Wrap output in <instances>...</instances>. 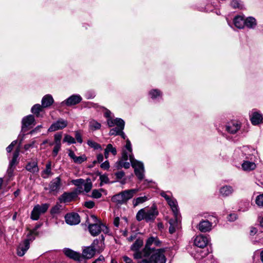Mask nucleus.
I'll return each mask as SVG.
<instances>
[{"label":"nucleus","instance_id":"nucleus-1","mask_svg":"<svg viewBox=\"0 0 263 263\" xmlns=\"http://www.w3.org/2000/svg\"><path fill=\"white\" fill-rule=\"evenodd\" d=\"M138 189H133L123 191L115 195L111 198L113 202L118 205L126 204L138 192Z\"/></svg>","mask_w":263,"mask_h":263},{"label":"nucleus","instance_id":"nucleus-2","mask_svg":"<svg viewBox=\"0 0 263 263\" xmlns=\"http://www.w3.org/2000/svg\"><path fill=\"white\" fill-rule=\"evenodd\" d=\"M91 217L95 220V223L89 224L88 229L91 236H97L100 234L101 232L105 234L109 232V229L105 224H104L95 215H91Z\"/></svg>","mask_w":263,"mask_h":263},{"label":"nucleus","instance_id":"nucleus-3","mask_svg":"<svg viewBox=\"0 0 263 263\" xmlns=\"http://www.w3.org/2000/svg\"><path fill=\"white\" fill-rule=\"evenodd\" d=\"M154 237L148 238L146 241L144 248L141 252H136L134 254V258L139 259L142 257H148L155 250V247H152V246L154 245Z\"/></svg>","mask_w":263,"mask_h":263},{"label":"nucleus","instance_id":"nucleus-4","mask_svg":"<svg viewBox=\"0 0 263 263\" xmlns=\"http://www.w3.org/2000/svg\"><path fill=\"white\" fill-rule=\"evenodd\" d=\"M107 123L109 127H113L115 125L117 126L116 127L113 128L109 131V134L110 135H119L120 134V131L121 128V124L125 125V122L121 118H117L116 119H113L111 116H107Z\"/></svg>","mask_w":263,"mask_h":263},{"label":"nucleus","instance_id":"nucleus-5","mask_svg":"<svg viewBox=\"0 0 263 263\" xmlns=\"http://www.w3.org/2000/svg\"><path fill=\"white\" fill-rule=\"evenodd\" d=\"M129 160L132 167L134 168L135 174L139 180L144 178V165L142 162L136 160L133 155H129Z\"/></svg>","mask_w":263,"mask_h":263},{"label":"nucleus","instance_id":"nucleus-6","mask_svg":"<svg viewBox=\"0 0 263 263\" xmlns=\"http://www.w3.org/2000/svg\"><path fill=\"white\" fill-rule=\"evenodd\" d=\"M34 239V236H32L31 233L27 235V238L18 245L17 249V255L23 256L29 248L30 241H33Z\"/></svg>","mask_w":263,"mask_h":263},{"label":"nucleus","instance_id":"nucleus-7","mask_svg":"<svg viewBox=\"0 0 263 263\" xmlns=\"http://www.w3.org/2000/svg\"><path fill=\"white\" fill-rule=\"evenodd\" d=\"M49 207V204L44 203L41 205L37 204L35 205L31 212V218L34 220H37L39 219L40 216L42 214L45 213Z\"/></svg>","mask_w":263,"mask_h":263},{"label":"nucleus","instance_id":"nucleus-8","mask_svg":"<svg viewBox=\"0 0 263 263\" xmlns=\"http://www.w3.org/2000/svg\"><path fill=\"white\" fill-rule=\"evenodd\" d=\"M35 124L34 116H25L22 120V131L25 133L32 128Z\"/></svg>","mask_w":263,"mask_h":263},{"label":"nucleus","instance_id":"nucleus-9","mask_svg":"<svg viewBox=\"0 0 263 263\" xmlns=\"http://www.w3.org/2000/svg\"><path fill=\"white\" fill-rule=\"evenodd\" d=\"M82 191L80 190H76L73 192H64L60 197L59 200L61 202H69L71 201L73 199L76 198L79 193H81Z\"/></svg>","mask_w":263,"mask_h":263},{"label":"nucleus","instance_id":"nucleus-10","mask_svg":"<svg viewBox=\"0 0 263 263\" xmlns=\"http://www.w3.org/2000/svg\"><path fill=\"white\" fill-rule=\"evenodd\" d=\"M164 249H160L151 256V259L154 263H165L166 258L164 254Z\"/></svg>","mask_w":263,"mask_h":263},{"label":"nucleus","instance_id":"nucleus-11","mask_svg":"<svg viewBox=\"0 0 263 263\" xmlns=\"http://www.w3.org/2000/svg\"><path fill=\"white\" fill-rule=\"evenodd\" d=\"M82 100L79 95H73L61 103V106H72L79 103Z\"/></svg>","mask_w":263,"mask_h":263},{"label":"nucleus","instance_id":"nucleus-12","mask_svg":"<svg viewBox=\"0 0 263 263\" xmlns=\"http://www.w3.org/2000/svg\"><path fill=\"white\" fill-rule=\"evenodd\" d=\"M125 150H123L122 153V160L116 163V167L118 169L122 167L125 168H128L130 167V164L129 162H126L128 159H129V155Z\"/></svg>","mask_w":263,"mask_h":263},{"label":"nucleus","instance_id":"nucleus-13","mask_svg":"<svg viewBox=\"0 0 263 263\" xmlns=\"http://www.w3.org/2000/svg\"><path fill=\"white\" fill-rule=\"evenodd\" d=\"M157 208L155 204H153L149 209H145V220L149 222L154 220L158 215Z\"/></svg>","mask_w":263,"mask_h":263},{"label":"nucleus","instance_id":"nucleus-14","mask_svg":"<svg viewBox=\"0 0 263 263\" xmlns=\"http://www.w3.org/2000/svg\"><path fill=\"white\" fill-rule=\"evenodd\" d=\"M66 222L69 225H76L80 222V217L78 213L67 214L65 216Z\"/></svg>","mask_w":263,"mask_h":263},{"label":"nucleus","instance_id":"nucleus-15","mask_svg":"<svg viewBox=\"0 0 263 263\" xmlns=\"http://www.w3.org/2000/svg\"><path fill=\"white\" fill-rule=\"evenodd\" d=\"M68 122L66 120L60 119L53 123L48 129L49 132H54L59 129H63L67 126Z\"/></svg>","mask_w":263,"mask_h":263},{"label":"nucleus","instance_id":"nucleus-16","mask_svg":"<svg viewBox=\"0 0 263 263\" xmlns=\"http://www.w3.org/2000/svg\"><path fill=\"white\" fill-rule=\"evenodd\" d=\"M209 238L203 235H199L194 239V245L200 248H203L207 246Z\"/></svg>","mask_w":263,"mask_h":263},{"label":"nucleus","instance_id":"nucleus-17","mask_svg":"<svg viewBox=\"0 0 263 263\" xmlns=\"http://www.w3.org/2000/svg\"><path fill=\"white\" fill-rule=\"evenodd\" d=\"M212 223L208 220H202L198 224L197 228L201 232H208L212 230Z\"/></svg>","mask_w":263,"mask_h":263},{"label":"nucleus","instance_id":"nucleus-18","mask_svg":"<svg viewBox=\"0 0 263 263\" xmlns=\"http://www.w3.org/2000/svg\"><path fill=\"white\" fill-rule=\"evenodd\" d=\"M175 218L174 219H171L169 220V232L171 234H173L175 232L176 229L179 228L180 220L178 217V215H177L176 216H174Z\"/></svg>","mask_w":263,"mask_h":263},{"label":"nucleus","instance_id":"nucleus-19","mask_svg":"<svg viewBox=\"0 0 263 263\" xmlns=\"http://www.w3.org/2000/svg\"><path fill=\"white\" fill-rule=\"evenodd\" d=\"M65 255L69 258L77 261H80L82 258L80 253L69 248H65L63 250Z\"/></svg>","mask_w":263,"mask_h":263},{"label":"nucleus","instance_id":"nucleus-20","mask_svg":"<svg viewBox=\"0 0 263 263\" xmlns=\"http://www.w3.org/2000/svg\"><path fill=\"white\" fill-rule=\"evenodd\" d=\"M68 156L73 160L74 163L77 164H81L87 160V157L85 155L77 156L72 150H69Z\"/></svg>","mask_w":263,"mask_h":263},{"label":"nucleus","instance_id":"nucleus-21","mask_svg":"<svg viewBox=\"0 0 263 263\" xmlns=\"http://www.w3.org/2000/svg\"><path fill=\"white\" fill-rule=\"evenodd\" d=\"M240 128V124L237 121L229 122L226 126V130L230 134L236 133Z\"/></svg>","mask_w":263,"mask_h":263},{"label":"nucleus","instance_id":"nucleus-22","mask_svg":"<svg viewBox=\"0 0 263 263\" xmlns=\"http://www.w3.org/2000/svg\"><path fill=\"white\" fill-rule=\"evenodd\" d=\"M96 252V248H93L91 245L85 247L82 252L83 257L85 259H90L95 255Z\"/></svg>","mask_w":263,"mask_h":263},{"label":"nucleus","instance_id":"nucleus-23","mask_svg":"<svg viewBox=\"0 0 263 263\" xmlns=\"http://www.w3.org/2000/svg\"><path fill=\"white\" fill-rule=\"evenodd\" d=\"M61 185V180L60 177L53 179L49 183V187L50 192L58 191Z\"/></svg>","mask_w":263,"mask_h":263},{"label":"nucleus","instance_id":"nucleus-24","mask_svg":"<svg viewBox=\"0 0 263 263\" xmlns=\"http://www.w3.org/2000/svg\"><path fill=\"white\" fill-rule=\"evenodd\" d=\"M233 23L236 27L242 29L245 27V18L243 16H236L233 20Z\"/></svg>","mask_w":263,"mask_h":263},{"label":"nucleus","instance_id":"nucleus-25","mask_svg":"<svg viewBox=\"0 0 263 263\" xmlns=\"http://www.w3.org/2000/svg\"><path fill=\"white\" fill-rule=\"evenodd\" d=\"M54 102V100L50 95H46L44 96L41 101L42 105L45 108L50 106Z\"/></svg>","mask_w":263,"mask_h":263},{"label":"nucleus","instance_id":"nucleus-26","mask_svg":"<svg viewBox=\"0 0 263 263\" xmlns=\"http://www.w3.org/2000/svg\"><path fill=\"white\" fill-rule=\"evenodd\" d=\"M19 155H20V148L18 147L13 153L12 158L10 161L9 165H10L11 166L15 167V166L19 162V159H18Z\"/></svg>","mask_w":263,"mask_h":263},{"label":"nucleus","instance_id":"nucleus-27","mask_svg":"<svg viewBox=\"0 0 263 263\" xmlns=\"http://www.w3.org/2000/svg\"><path fill=\"white\" fill-rule=\"evenodd\" d=\"M242 169L245 171H251L255 169L256 165L254 162L244 161L241 164Z\"/></svg>","mask_w":263,"mask_h":263},{"label":"nucleus","instance_id":"nucleus-28","mask_svg":"<svg viewBox=\"0 0 263 263\" xmlns=\"http://www.w3.org/2000/svg\"><path fill=\"white\" fill-rule=\"evenodd\" d=\"M257 25V22L255 18L252 16H249L245 18V26L250 29H254Z\"/></svg>","mask_w":263,"mask_h":263},{"label":"nucleus","instance_id":"nucleus-29","mask_svg":"<svg viewBox=\"0 0 263 263\" xmlns=\"http://www.w3.org/2000/svg\"><path fill=\"white\" fill-rule=\"evenodd\" d=\"M26 169L32 173H37L39 171L37 163L35 162H30L27 163L26 166Z\"/></svg>","mask_w":263,"mask_h":263},{"label":"nucleus","instance_id":"nucleus-30","mask_svg":"<svg viewBox=\"0 0 263 263\" xmlns=\"http://www.w3.org/2000/svg\"><path fill=\"white\" fill-rule=\"evenodd\" d=\"M233 189L232 186L230 185H225L220 189V194L224 196L227 197L232 194Z\"/></svg>","mask_w":263,"mask_h":263},{"label":"nucleus","instance_id":"nucleus-31","mask_svg":"<svg viewBox=\"0 0 263 263\" xmlns=\"http://www.w3.org/2000/svg\"><path fill=\"white\" fill-rule=\"evenodd\" d=\"M167 202L171 208L174 216H176L177 215H178V209L177 201L175 199H173L171 198Z\"/></svg>","mask_w":263,"mask_h":263},{"label":"nucleus","instance_id":"nucleus-32","mask_svg":"<svg viewBox=\"0 0 263 263\" xmlns=\"http://www.w3.org/2000/svg\"><path fill=\"white\" fill-rule=\"evenodd\" d=\"M148 200V198L146 196L139 197L136 198H134L133 201V205L134 208L142 204Z\"/></svg>","mask_w":263,"mask_h":263},{"label":"nucleus","instance_id":"nucleus-33","mask_svg":"<svg viewBox=\"0 0 263 263\" xmlns=\"http://www.w3.org/2000/svg\"><path fill=\"white\" fill-rule=\"evenodd\" d=\"M51 175V162H48L46 164L45 169L42 173V177L43 178H47L49 176Z\"/></svg>","mask_w":263,"mask_h":263},{"label":"nucleus","instance_id":"nucleus-34","mask_svg":"<svg viewBox=\"0 0 263 263\" xmlns=\"http://www.w3.org/2000/svg\"><path fill=\"white\" fill-rule=\"evenodd\" d=\"M143 245V241L141 239H138L132 245L130 249L132 251H134L136 252H139V250L140 247Z\"/></svg>","mask_w":263,"mask_h":263},{"label":"nucleus","instance_id":"nucleus-35","mask_svg":"<svg viewBox=\"0 0 263 263\" xmlns=\"http://www.w3.org/2000/svg\"><path fill=\"white\" fill-rule=\"evenodd\" d=\"M43 106L39 104H36L34 105L31 108V112L34 115H38L40 112H42L44 110Z\"/></svg>","mask_w":263,"mask_h":263},{"label":"nucleus","instance_id":"nucleus-36","mask_svg":"<svg viewBox=\"0 0 263 263\" xmlns=\"http://www.w3.org/2000/svg\"><path fill=\"white\" fill-rule=\"evenodd\" d=\"M136 219L138 221H140L142 220H145V209H141L136 214Z\"/></svg>","mask_w":263,"mask_h":263},{"label":"nucleus","instance_id":"nucleus-37","mask_svg":"<svg viewBox=\"0 0 263 263\" xmlns=\"http://www.w3.org/2000/svg\"><path fill=\"white\" fill-rule=\"evenodd\" d=\"M262 116H251L250 120L254 125H256L262 122Z\"/></svg>","mask_w":263,"mask_h":263},{"label":"nucleus","instance_id":"nucleus-38","mask_svg":"<svg viewBox=\"0 0 263 263\" xmlns=\"http://www.w3.org/2000/svg\"><path fill=\"white\" fill-rule=\"evenodd\" d=\"M62 210V205L60 204H56L50 210V213L51 215H55L59 214L61 212Z\"/></svg>","mask_w":263,"mask_h":263},{"label":"nucleus","instance_id":"nucleus-39","mask_svg":"<svg viewBox=\"0 0 263 263\" xmlns=\"http://www.w3.org/2000/svg\"><path fill=\"white\" fill-rule=\"evenodd\" d=\"M161 92L158 89H153L149 92V95L153 99L161 96Z\"/></svg>","mask_w":263,"mask_h":263},{"label":"nucleus","instance_id":"nucleus-40","mask_svg":"<svg viewBox=\"0 0 263 263\" xmlns=\"http://www.w3.org/2000/svg\"><path fill=\"white\" fill-rule=\"evenodd\" d=\"M71 182L74 185L79 187V190H80L81 191V190L82 189V187L81 186H80V187H79V186L84 184V180L83 179H81V178L77 179H75V180H72L71 181Z\"/></svg>","mask_w":263,"mask_h":263},{"label":"nucleus","instance_id":"nucleus-41","mask_svg":"<svg viewBox=\"0 0 263 263\" xmlns=\"http://www.w3.org/2000/svg\"><path fill=\"white\" fill-rule=\"evenodd\" d=\"M105 149L109 153H111L114 156L117 155L116 148L113 147L111 144H108Z\"/></svg>","mask_w":263,"mask_h":263},{"label":"nucleus","instance_id":"nucleus-42","mask_svg":"<svg viewBox=\"0 0 263 263\" xmlns=\"http://www.w3.org/2000/svg\"><path fill=\"white\" fill-rule=\"evenodd\" d=\"M64 142H67L68 144H73L76 143V140L74 138L71 137L70 135H66L65 136L64 139H63Z\"/></svg>","mask_w":263,"mask_h":263},{"label":"nucleus","instance_id":"nucleus-43","mask_svg":"<svg viewBox=\"0 0 263 263\" xmlns=\"http://www.w3.org/2000/svg\"><path fill=\"white\" fill-rule=\"evenodd\" d=\"M87 144L91 147L95 149H101V145L97 143V142L92 141V140H88Z\"/></svg>","mask_w":263,"mask_h":263},{"label":"nucleus","instance_id":"nucleus-44","mask_svg":"<svg viewBox=\"0 0 263 263\" xmlns=\"http://www.w3.org/2000/svg\"><path fill=\"white\" fill-rule=\"evenodd\" d=\"M83 185L84 186V191L86 193H88L91 190L92 184L89 179L87 180V182L86 183L84 182Z\"/></svg>","mask_w":263,"mask_h":263},{"label":"nucleus","instance_id":"nucleus-45","mask_svg":"<svg viewBox=\"0 0 263 263\" xmlns=\"http://www.w3.org/2000/svg\"><path fill=\"white\" fill-rule=\"evenodd\" d=\"M255 202L259 206H263V193L256 197Z\"/></svg>","mask_w":263,"mask_h":263},{"label":"nucleus","instance_id":"nucleus-46","mask_svg":"<svg viewBox=\"0 0 263 263\" xmlns=\"http://www.w3.org/2000/svg\"><path fill=\"white\" fill-rule=\"evenodd\" d=\"M101 125V124L96 121H92L90 122V127L93 130H97L100 128Z\"/></svg>","mask_w":263,"mask_h":263},{"label":"nucleus","instance_id":"nucleus-47","mask_svg":"<svg viewBox=\"0 0 263 263\" xmlns=\"http://www.w3.org/2000/svg\"><path fill=\"white\" fill-rule=\"evenodd\" d=\"M91 246H92L93 248H96V250L97 249L98 251H102L103 249H99V246H101L100 245V241L99 239H95L92 243L91 244Z\"/></svg>","mask_w":263,"mask_h":263},{"label":"nucleus","instance_id":"nucleus-48","mask_svg":"<svg viewBox=\"0 0 263 263\" xmlns=\"http://www.w3.org/2000/svg\"><path fill=\"white\" fill-rule=\"evenodd\" d=\"M100 180L101 181V184L102 183H109V179L107 175L104 174L100 176Z\"/></svg>","mask_w":263,"mask_h":263},{"label":"nucleus","instance_id":"nucleus-49","mask_svg":"<svg viewBox=\"0 0 263 263\" xmlns=\"http://www.w3.org/2000/svg\"><path fill=\"white\" fill-rule=\"evenodd\" d=\"M102 196V194L97 190H93L91 193V197L93 198H100Z\"/></svg>","mask_w":263,"mask_h":263},{"label":"nucleus","instance_id":"nucleus-50","mask_svg":"<svg viewBox=\"0 0 263 263\" xmlns=\"http://www.w3.org/2000/svg\"><path fill=\"white\" fill-rule=\"evenodd\" d=\"M17 140L13 141L11 144L6 148V151L8 153H10L13 149L14 146L16 144Z\"/></svg>","mask_w":263,"mask_h":263},{"label":"nucleus","instance_id":"nucleus-51","mask_svg":"<svg viewBox=\"0 0 263 263\" xmlns=\"http://www.w3.org/2000/svg\"><path fill=\"white\" fill-rule=\"evenodd\" d=\"M15 167L11 166L10 165H8V167L7 171V173L8 176L9 178L12 177L13 175V172Z\"/></svg>","mask_w":263,"mask_h":263},{"label":"nucleus","instance_id":"nucleus-52","mask_svg":"<svg viewBox=\"0 0 263 263\" xmlns=\"http://www.w3.org/2000/svg\"><path fill=\"white\" fill-rule=\"evenodd\" d=\"M61 144H55V146H54L53 151H52L53 156L54 157L57 156V155H58V152H59V151L61 149Z\"/></svg>","mask_w":263,"mask_h":263},{"label":"nucleus","instance_id":"nucleus-53","mask_svg":"<svg viewBox=\"0 0 263 263\" xmlns=\"http://www.w3.org/2000/svg\"><path fill=\"white\" fill-rule=\"evenodd\" d=\"M62 138V135L60 134H56L54 135V139L55 144H61V140Z\"/></svg>","mask_w":263,"mask_h":263},{"label":"nucleus","instance_id":"nucleus-54","mask_svg":"<svg viewBox=\"0 0 263 263\" xmlns=\"http://www.w3.org/2000/svg\"><path fill=\"white\" fill-rule=\"evenodd\" d=\"M126 149L130 153V154H132V147L130 141L128 139H127L126 141V145L125 146Z\"/></svg>","mask_w":263,"mask_h":263},{"label":"nucleus","instance_id":"nucleus-55","mask_svg":"<svg viewBox=\"0 0 263 263\" xmlns=\"http://www.w3.org/2000/svg\"><path fill=\"white\" fill-rule=\"evenodd\" d=\"M84 205L87 208L92 209L95 206V202L91 200L85 201L84 203Z\"/></svg>","mask_w":263,"mask_h":263},{"label":"nucleus","instance_id":"nucleus-56","mask_svg":"<svg viewBox=\"0 0 263 263\" xmlns=\"http://www.w3.org/2000/svg\"><path fill=\"white\" fill-rule=\"evenodd\" d=\"M75 138L79 143H82L83 142L82 135L79 131H76L75 132Z\"/></svg>","mask_w":263,"mask_h":263},{"label":"nucleus","instance_id":"nucleus-57","mask_svg":"<svg viewBox=\"0 0 263 263\" xmlns=\"http://www.w3.org/2000/svg\"><path fill=\"white\" fill-rule=\"evenodd\" d=\"M99 109L100 111V113L103 114L104 115H110V114H111L110 111L105 107H100Z\"/></svg>","mask_w":263,"mask_h":263},{"label":"nucleus","instance_id":"nucleus-58","mask_svg":"<svg viewBox=\"0 0 263 263\" xmlns=\"http://www.w3.org/2000/svg\"><path fill=\"white\" fill-rule=\"evenodd\" d=\"M231 6L233 8H238L240 7V4L237 0H233L231 2Z\"/></svg>","mask_w":263,"mask_h":263},{"label":"nucleus","instance_id":"nucleus-59","mask_svg":"<svg viewBox=\"0 0 263 263\" xmlns=\"http://www.w3.org/2000/svg\"><path fill=\"white\" fill-rule=\"evenodd\" d=\"M99 239L100 241V245H101V246H99V249H104V240H105L104 236L103 235H101V236L99 237Z\"/></svg>","mask_w":263,"mask_h":263},{"label":"nucleus","instance_id":"nucleus-60","mask_svg":"<svg viewBox=\"0 0 263 263\" xmlns=\"http://www.w3.org/2000/svg\"><path fill=\"white\" fill-rule=\"evenodd\" d=\"M237 218V216L236 214H230L228 217V219L230 221H234Z\"/></svg>","mask_w":263,"mask_h":263},{"label":"nucleus","instance_id":"nucleus-61","mask_svg":"<svg viewBox=\"0 0 263 263\" xmlns=\"http://www.w3.org/2000/svg\"><path fill=\"white\" fill-rule=\"evenodd\" d=\"M101 167L104 170H108L109 168V163L108 161H105L101 164Z\"/></svg>","mask_w":263,"mask_h":263},{"label":"nucleus","instance_id":"nucleus-62","mask_svg":"<svg viewBox=\"0 0 263 263\" xmlns=\"http://www.w3.org/2000/svg\"><path fill=\"white\" fill-rule=\"evenodd\" d=\"M116 178L118 179H122L125 175V173L123 171H119L115 173Z\"/></svg>","mask_w":263,"mask_h":263},{"label":"nucleus","instance_id":"nucleus-63","mask_svg":"<svg viewBox=\"0 0 263 263\" xmlns=\"http://www.w3.org/2000/svg\"><path fill=\"white\" fill-rule=\"evenodd\" d=\"M35 143V141H33L29 144H27L24 145V149L26 151L28 150L30 148L33 147Z\"/></svg>","mask_w":263,"mask_h":263},{"label":"nucleus","instance_id":"nucleus-64","mask_svg":"<svg viewBox=\"0 0 263 263\" xmlns=\"http://www.w3.org/2000/svg\"><path fill=\"white\" fill-rule=\"evenodd\" d=\"M121 128L120 129V134L119 135L121 136V137L124 139H125L126 138V135H125L124 133L123 132V130L124 129V125H123V124H122L121 125Z\"/></svg>","mask_w":263,"mask_h":263}]
</instances>
